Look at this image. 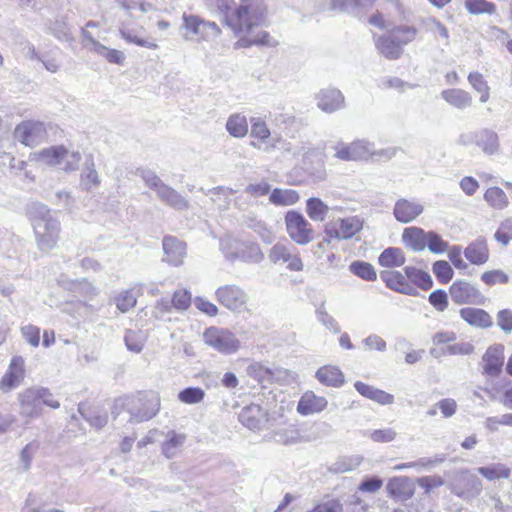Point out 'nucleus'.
Segmentation results:
<instances>
[{"instance_id":"nucleus-2","label":"nucleus","mask_w":512,"mask_h":512,"mask_svg":"<svg viewBox=\"0 0 512 512\" xmlns=\"http://www.w3.org/2000/svg\"><path fill=\"white\" fill-rule=\"evenodd\" d=\"M32 226L37 246L41 251H50L56 246L60 223L46 206L38 205L34 208Z\"/></svg>"},{"instance_id":"nucleus-52","label":"nucleus","mask_w":512,"mask_h":512,"mask_svg":"<svg viewBox=\"0 0 512 512\" xmlns=\"http://www.w3.org/2000/svg\"><path fill=\"white\" fill-rule=\"evenodd\" d=\"M274 438L277 443L283 445L297 444L303 441L300 432L293 427L278 430Z\"/></svg>"},{"instance_id":"nucleus-56","label":"nucleus","mask_w":512,"mask_h":512,"mask_svg":"<svg viewBox=\"0 0 512 512\" xmlns=\"http://www.w3.org/2000/svg\"><path fill=\"white\" fill-rule=\"evenodd\" d=\"M205 392L200 387H188L178 394V399L185 404H197L203 401Z\"/></svg>"},{"instance_id":"nucleus-13","label":"nucleus","mask_w":512,"mask_h":512,"mask_svg":"<svg viewBox=\"0 0 512 512\" xmlns=\"http://www.w3.org/2000/svg\"><path fill=\"white\" fill-rule=\"evenodd\" d=\"M250 123V136L254 139L250 143L252 147L265 153H271L278 148V145L282 142L281 137H272L270 129L263 119L253 117L250 119Z\"/></svg>"},{"instance_id":"nucleus-55","label":"nucleus","mask_w":512,"mask_h":512,"mask_svg":"<svg viewBox=\"0 0 512 512\" xmlns=\"http://www.w3.org/2000/svg\"><path fill=\"white\" fill-rule=\"evenodd\" d=\"M124 342L129 351L140 353L144 347L145 338L141 331L127 330Z\"/></svg>"},{"instance_id":"nucleus-49","label":"nucleus","mask_w":512,"mask_h":512,"mask_svg":"<svg viewBox=\"0 0 512 512\" xmlns=\"http://www.w3.org/2000/svg\"><path fill=\"white\" fill-rule=\"evenodd\" d=\"M349 270L365 281H374L377 278L374 267L368 262L354 261L349 265Z\"/></svg>"},{"instance_id":"nucleus-8","label":"nucleus","mask_w":512,"mask_h":512,"mask_svg":"<svg viewBox=\"0 0 512 512\" xmlns=\"http://www.w3.org/2000/svg\"><path fill=\"white\" fill-rule=\"evenodd\" d=\"M160 409V398L157 394H141L131 397L127 403L130 421L140 423L152 419Z\"/></svg>"},{"instance_id":"nucleus-46","label":"nucleus","mask_w":512,"mask_h":512,"mask_svg":"<svg viewBox=\"0 0 512 512\" xmlns=\"http://www.w3.org/2000/svg\"><path fill=\"white\" fill-rule=\"evenodd\" d=\"M389 32L403 48V46L409 44L416 38L418 30L414 26L399 25L391 29Z\"/></svg>"},{"instance_id":"nucleus-6","label":"nucleus","mask_w":512,"mask_h":512,"mask_svg":"<svg viewBox=\"0 0 512 512\" xmlns=\"http://www.w3.org/2000/svg\"><path fill=\"white\" fill-rule=\"evenodd\" d=\"M220 248L228 260H242L244 262L259 263L264 255L257 244L244 243L236 239L225 238L220 242Z\"/></svg>"},{"instance_id":"nucleus-53","label":"nucleus","mask_w":512,"mask_h":512,"mask_svg":"<svg viewBox=\"0 0 512 512\" xmlns=\"http://www.w3.org/2000/svg\"><path fill=\"white\" fill-rule=\"evenodd\" d=\"M246 223L247 226L255 231L266 244H270L274 241V233L263 221L251 218L248 219Z\"/></svg>"},{"instance_id":"nucleus-12","label":"nucleus","mask_w":512,"mask_h":512,"mask_svg":"<svg viewBox=\"0 0 512 512\" xmlns=\"http://www.w3.org/2000/svg\"><path fill=\"white\" fill-rule=\"evenodd\" d=\"M204 342L222 354L235 353L240 347L239 339L229 330L210 327L203 334Z\"/></svg>"},{"instance_id":"nucleus-58","label":"nucleus","mask_w":512,"mask_h":512,"mask_svg":"<svg viewBox=\"0 0 512 512\" xmlns=\"http://www.w3.org/2000/svg\"><path fill=\"white\" fill-rule=\"evenodd\" d=\"M432 271L438 281L442 284H447L453 277V269L447 261H436L432 266Z\"/></svg>"},{"instance_id":"nucleus-18","label":"nucleus","mask_w":512,"mask_h":512,"mask_svg":"<svg viewBox=\"0 0 512 512\" xmlns=\"http://www.w3.org/2000/svg\"><path fill=\"white\" fill-rule=\"evenodd\" d=\"M504 359L503 344L489 346L482 356V374L491 378L498 377L502 372Z\"/></svg>"},{"instance_id":"nucleus-19","label":"nucleus","mask_w":512,"mask_h":512,"mask_svg":"<svg viewBox=\"0 0 512 512\" xmlns=\"http://www.w3.org/2000/svg\"><path fill=\"white\" fill-rule=\"evenodd\" d=\"M376 0H325L319 3L320 11H337L359 16L362 10L370 8Z\"/></svg>"},{"instance_id":"nucleus-7","label":"nucleus","mask_w":512,"mask_h":512,"mask_svg":"<svg viewBox=\"0 0 512 512\" xmlns=\"http://www.w3.org/2000/svg\"><path fill=\"white\" fill-rule=\"evenodd\" d=\"M448 486L452 493L464 500L473 499L482 491L481 480L468 469L453 472Z\"/></svg>"},{"instance_id":"nucleus-62","label":"nucleus","mask_w":512,"mask_h":512,"mask_svg":"<svg viewBox=\"0 0 512 512\" xmlns=\"http://www.w3.org/2000/svg\"><path fill=\"white\" fill-rule=\"evenodd\" d=\"M115 303L117 308L122 313H125L136 305L137 299L131 290H126L122 291L115 297Z\"/></svg>"},{"instance_id":"nucleus-10","label":"nucleus","mask_w":512,"mask_h":512,"mask_svg":"<svg viewBox=\"0 0 512 512\" xmlns=\"http://www.w3.org/2000/svg\"><path fill=\"white\" fill-rule=\"evenodd\" d=\"M458 142L464 146L474 143L488 156L499 154L501 150L499 135L490 128H480L471 133L461 134Z\"/></svg>"},{"instance_id":"nucleus-44","label":"nucleus","mask_w":512,"mask_h":512,"mask_svg":"<svg viewBox=\"0 0 512 512\" xmlns=\"http://www.w3.org/2000/svg\"><path fill=\"white\" fill-rule=\"evenodd\" d=\"M328 211V205L320 198L311 197L306 202V213L313 221H324Z\"/></svg>"},{"instance_id":"nucleus-42","label":"nucleus","mask_w":512,"mask_h":512,"mask_svg":"<svg viewBox=\"0 0 512 512\" xmlns=\"http://www.w3.org/2000/svg\"><path fill=\"white\" fill-rule=\"evenodd\" d=\"M404 272L406 274L407 280H409L412 284L416 285L420 289L429 290L432 288L433 281L427 272L411 266L405 267Z\"/></svg>"},{"instance_id":"nucleus-1","label":"nucleus","mask_w":512,"mask_h":512,"mask_svg":"<svg viewBox=\"0 0 512 512\" xmlns=\"http://www.w3.org/2000/svg\"><path fill=\"white\" fill-rule=\"evenodd\" d=\"M267 19L268 10L264 0H238L233 13L227 17V27L240 37L235 47L277 46L278 42L262 30L267 24Z\"/></svg>"},{"instance_id":"nucleus-27","label":"nucleus","mask_w":512,"mask_h":512,"mask_svg":"<svg viewBox=\"0 0 512 512\" xmlns=\"http://www.w3.org/2000/svg\"><path fill=\"white\" fill-rule=\"evenodd\" d=\"M389 496L405 501L414 494V485L408 477L399 476L391 478L386 486Z\"/></svg>"},{"instance_id":"nucleus-28","label":"nucleus","mask_w":512,"mask_h":512,"mask_svg":"<svg viewBox=\"0 0 512 512\" xmlns=\"http://www.w3.org/2000/svg\"><path fill=\"white\" fill-rule=\"evenodd\" d=\"M462 320L473 327L487 329L493 326L490 314L480 308L466 307L459 310Z\"/></svg>"},{"instance_id":"nucleus-40","label":"nucleus","mask_w":512,"mask_h":512,"mask_svg":"<svg viewBox=\"0 0 512 512\" xmlns=\"http://www.w3.org/2000/svg\"><path fill=\"white\" fill-rule=\"evenodd\" d=\"M477 472L489 481L507 479L511 475V469L503 463H493L477 468Z\"/></svg>"},{"instance_id":"nucleus-3","label":"nucleus","mask_w":512,"mask_h":512,"mask_svg":"<svg viewBox=\"0 0 512 512\" xmlns=\"http://www.w3.org/2000/svg\"><path fill=\"white\" fill-rule=\"evenodd\" d=\"M19 413L25 419V423H29L32 419L37 418L42 413L43 405L53 409L60 407V403L53 399L52 393L48 388L30 387L18 394Z\"/></svg>"},{"instance_id":"nucleus-48","label":"nucleus","mask_w":512,"mask_h":512,"mask_svg":"<svg viewBox=\"0 0 512 512\" xmlns=\"http://www.w3.org/2000/svg\"><path fill=\"white\" fill-rule=\"evenodd\" d=\"M468 81L472 88L480 93V102L486 103L489 100V86L487 84V81L484 79L483 75L479 72H471L468 75Z\"/></svg>"},{"instance_id":"nucleus-41","label":"nucleus","mask_w":512,"mask_h":512,"mask_svg":"<svg viewBox=\"0 0 512 512\" xmlns=\"http://www.w3.org/2000/svg\"><path fill=\"white\" fill-rule=\"evenodd\" d=\"M445 459L446 457L444 454H438L434 457H422L416 461L398 464L395 466V469L402 470L407 468H415L418 471L423 469H431L443 463Z\"/></svg>"},{"instance_id":"nucleus-16","label":"nucleus","mask_w":512,"mask_h":512,"mask_svg":"<svg viewBox=\"0 0 512 512\" xmlns=\"http://www.w3.org/2000/svg\"><path fill=\"white\" fill-rule=\"evenodd\" d=\"M215 296L221 305L234 312L243 310L248 301L246 292L234 284L219 287Z\"/></svg>"},{"instance_id":"nucleus-61","label":"nucleus","mask_w":512,"mask_h":512,"mask_svg":"<svg viewBox=\"0 0 512 512\" xmlns=\"http://www.w3.org/2000/svg\"><path fill=\"white\" fill-rule=\"evenodd\" d=\"M292 250H295L292 245L278 242L270 249L269 259L273 263H277L279 261L285 262Z\"/></svg>"},{"instance_id":"nucleus-50","label":"nucleus","mask_w":512,"mask_h":512,"mask_svg":"<svg viewBox=\"0 0 512 512\" xmlns=\"http://www.w3.org/2000/svg\"><path fill=\"white\" fill-rule=\"evenodd\" d=\"M206 6L223 16V23L227 26V17L236 6L234 0H205Z\"/></svg>"},{"instance_id":"nucleus-34","label":"nucleus","mask_w":512,"mask_h":512,"mask_svg":"<svg viewBox=\"0 0 512 512\" xmlns=\"http://www.w3.org/2000/svg\"><path fill=\"white\" fill-rule=\"evenodd\" d=\"M101 179L96 171L95 163L92 156L85 161L83 170L80 175V186L85 191H91L100 186Z\"/></svg>"},{"instance_id":"nucleus-11","label":"nucleus","mask_w":512,"mask_h":512,"mask_svg":"<svg viewBox=\"0 0 512 512\" xmlns=\"http://www.w3.org/2000/svg\"><path fill=\"white\" fill-rule=\"evenodd\" d=\"M49 127V125L40 121H23L16 126L14 137L27 147H35L47 141Z\"/></svg>"},{"instance_id":"nucleus-38","label":"nucleus","mask_w":512,"mask_h":512,"mask_svg":"<svg viewBox=\"0 0 512 512\" xmlns=\"http://www.w3.org/2000/svg\"><path fill=\"white\" fill-rule=\"evenodd\" d=\"M300 199L299 193L293 189L275 188L271 191L269 201L275 206H290Z\"/></svg>"},{"instance_id":"nucleus-36","label":"nucleus","mask_w":512,"mask_h":512,"mask_svg":"<svg viewBox=\"0 0 512 512\" xmlns=\"http://www.w3.org/2000/svg\"><path fill=\"white\" fill-rule=\"evenodd\" d=\"M318 381L326 386L340 387L344 383L342 371L331 365L323 366L316 372Z\"/></svg>"},{"instance_id":"nucleus-24","label":"nucleus","mask_w":512,"mask_h":512,"mask_svg":"<svg viewBox=\"0 0 512 512\" xmlns=\"http://www.w3.org/2000/svg\"><path fill=\"white\" fill-rule=\"evenodd\" d=\"M238 419L250 430H260L268 422L266 411L257 404H251L242 408Z\"/></svg>"},{"instance_id":"nucleus-14","label":"nucleus","mask_w":512,"mask_h":512,"mask_svg":"<svg viewBox=\"0 0 512 512\" xmlns=\"http://www.w3.org/2000/svg\"><path fill=\"white\" fill-rule=\"evenodd\" d=\"M451 300L457 305H484L486 297L466 280H456L449 287Z\"/></svg>"},{"instance_id":"nucleus-63","label":"nucleus","mask_w":512,"mask_h":512,"mask_svg":"<svg viewBox=\"0 0 512 512\" xmlns=\"http://www.w3.org/2000/svg\"><path fill=\"white\" fill-rule=\"evenodd\" d=\"M426 246L429 251L435 254L444 253L448 249V243L444 241L436 232L428 231Z\"/></svg>"},{"instance_id":"nucleus-43","label":"nucleus","mask_w":512,"mask_h":512,"mask_svg":"<svg viewBox=\"0 0 512 512\" xmlns=\"http://www.w3.org/2000/svg\"><path fill=\"white\" fill-rule=\"evenodd\" d=\"M226 130L235 138H243L248 133V123L244 115L232 114L226 122Z\"/></svg>"},{"instance_id":"nucleus-23","label":"nucleus","mask_w":512,"mask_h":512,"mask_svg":"<svg viewBox=\"0 0 512 512\" xmlns=\"http://www.w3.org/2000/svg\"><path fill=\"white\" fill-rule=\"evenodd\" d=\"M380 278L391 290L410 296L418 294L416 288L407 280L406 274L403 275L400 271H382L380 272Z\"/></svg>"},{"instance_id":"nucleus-17","label":"nucleus","mask_w":512,"mask_h":512,"mask_svg":"<svg viewBox=\"0 0 512 512\" xmlns=\"http://www.w3.org/2000/svg\"><path fill=\"white\" fill-rule=\"evenodd\" d=\"M335 157L342 161H358L368 159L373 154V143L357 140L349 145L339 143L335 146Z\"/></svg>"},{"instance_id":"nucleus-26","label":"nucleus","mask_w":512,"mask_h":512,"mask_svg":"<svg viewBox=\"0 0 512 512\" xmlns=\"http://www.w3.org/2000/svg\"><path fill=\"white\" fill-rule=\"evenodd\" d=\"M65 155L66 148L63 145H59L30 153L28 159L30 162L56 166L62 164V160L65 158Z\"/></svg>"},{"instance_id":"nucleus-37","label":"nucleus","mask_w":512,"mask_h":512,"mask_svg":"<svg viewBox=\"0 0 512 512\" xmlns=\"http://www.w3.org/2000/svg\"><path fill=\"white\" fill-rule=\"evenodd\" d=\"M405 261L404 252L398 247L386 248L378 257L379 264L386 268L400 267Z\"/></svg>"},{"instance_id":"nucleus-25","label":"nucleus","mask_w":512,"mask_h":512,"mask_svg":"<svg viewBox=\"0 0 512 512\" xmlns=\"http://www.w3.org/2000/svg\"><path fill=\"white\" fill-rule=\"evenodd\" d=\"M423 205L417 200L399 199L395 205L393 214L397 221L409 223L422 214Z\"/></svg>"},{"instance_id":"nucleus-45","label":"nucleus","mask_w":512,"mask_h":512,"mask_svg":"<svg viewBox=\"0 0 512 512\" xmlns=\"http://www.w3.org/2000/svg\"><path fill=\"white\" fill-rule=\"evenodd\" d=\"M485 201L496 210H503L509 205L505 192L499 187H490L484 193Z\"/></svg>"},{"instance_id":"nucleus-35","label":"nucleus","mask_w":512,"mask_h":512,"mask_svg":"<svg viewBox=\"0 0 512 512\" xmlns=\"http://www.w3.org/2000/svg\"><path fill=\"white\" fill-rule=\"evenodd\" d=\"M441 97L457 109H466L472 105L471 95L462 89L451 88L443 90Z\"/></svg>"},{"instance_id":"nucleus-39","label":"nucleus","mask_w":512,"mask_h":512,"mask_svg":"<svg viewBox=\"0 0 512 512\" xmlns=\"http://www.w3.org/2000/svg\"><path fill=\"white\" fill-rule=\"evenodd\" d=\"M185 440V434L176 433L173 430L169 431L167 433V439L162 443V454L168 459L173 458L183 446Z\"/></svg>"},{"instance_id":"nucleus-57","label":"nucleus","mask_w":512,"mask_h":512,"mask_svg":"<svg viewBox=\"0 0 512 512\" xmlns=\"http://www.w3.org/2000/svg\"><path fill=\"white\" fill-rule=\"evenodd\" d=\"M494 238L504 247L509 245L512 241V217L506 218L500 223Z\"/></svg>"},{"instance_id":"nucleus-54","label":"nucleus","mask_w":512,"mask_h":512,"mask_svg":"<svg viewBox=\"0 0 512 512\" xmlns=\"http://www.w3.org/2000/svg\"><path fill=\"white\" fill-rule=\"evenodd\" d=\"M234 193V190L227 187H215L208 191L210 199L213 203L218 204L220 209L225 210L229 205V196Z\"/></svg>"},{"instance_id":"nucleus-31","label":"nucleus","mask_w":512,"mask_h":512,"mask_svg":"<svg viewBox=\"0 0 512 512\" xmlns=\"http://www.w3.org/2000/svg\"><path fill=\"white\" fill-rule=\"evenodd\" d=\"M354 387L356 391L363 397L373 400L381 405H389L394 402V396L392 394H389L363 382H355Z\"/></svg>"},{"instance_id":"nucleus-5","label":"nucleus","mask_w":512,"mask_h":512,"mask_svg":"<svg viewBox=\"0 0 512 512\" xmlns=\"http://www.w3.org/2000/svg\"><path fill=\"white\" fill-rule=\"evenodd\" d=\"M180 30L184 40L195 42H210L222 33L221 28L216 22L186 12L182 14Z\"/></svg>"},{"instance_id":"nucleus-59","label":"nucleus","mask_w":512,"mask_h":512,"mask_svg":"<svg viewBox=\"0 0 512 512\" xmlns=\"http://www.w3.org/2000/svg\"><path fill=\"white\" fill-rule=\"evenodd\" d=\"M421 23L426 31L431 32L435 35L438 34L442 39L446 41V44L448 43V29L439 20H437L434 17H429L422 19Z\"/></svg>"},{"instance_id":"nucleus-22","label":"nucleus","mask_w":512,"mask_h":512,"mask_svg":"<svg viewBox=\"0 0 512 512\" xmlns=\"http://www.w3.org/2000/svg\"><path fill=\"white\" fill-rule=\"evenodd\" d=\"M317 106L325 113H333L345 106V98L342 92L336 88L320 90L316 95Z\"/></svg>"},{"instance_id":"nucleus-51","label":"nucleus","mask_w":512,"mask_h":512,"mask_svg":"<svg viewBox=\"0 0 512 512\" xmlns=\"http://www.w3.org/2000/svg\"><path fill=\"white\" fill-rule=\"evenodd\" d=\"M247 373L250 377L257 380L258 383L262 385L270 383L274 380V372L259 363H254L248 366Z\"/></svg>"},{"instance_id":"nucleus-20","label":"nucleus","mask_w":512,"mask_h":512,"mask_svg":"<svg viewBox=\"0 0 512 512\" xmlns=\"http://www.w3.org/2000/svg\"><path fill=\"white\" fill-rule=\"evenodd\" d=\"M25 377V361L22 356H14L6 373L0 380V389L10 391L21 384Z\"/></svg>"},{"instance_id":"nucleus-4","label":"nucleus","mask_w":512,"mask_h":512,"mask_svg":"<svg viewBox=\"0 0 512 512\" xmlns=\"http://www.w3.org/2000/svg\"><path fill=\"white\" fill-rule=\"evenodd\" d=\"M137 175L145 185L155 191L157 198L164 205L176 210L185 211L190 208V202L180 192L165 184L161 178L150 169H137Z\"/></svg>"},{"instance_id":"nucleus-30","label":"nucleus","mask_w":512,"mask_h":512,"mask_svg":"<svg viewBox=\"0 0 512 512\" xmlns=\"http://www.w3.org/2000/svg\"><path fill=\"white\" fill-rule=\"evenodd\" d=\"M375 46L378 52L389 60H396L403 53V48L390 32L387 35L378 37L375 41Z\"/></svg>"},{"instance_id":"nucleus-21","label":"nucleus","mask_w":512,"mask_h":512,"mask_svg":"<svg viewBox=\"0 0 512 512\" xmlns=\"http://www.w3.org/2000/svg\"><path fill=\"white\" fill-rule=\"evenodd\" d=\"M163 260L172 266H180L187 255L186 243L174 236H165L162 241Z\"/></svg>"},{"instance_id":"nucleus-32","label":"nucleus","mask_w":512,"mask_h":512,"mask_svg":"<svg viewBox=\"0 0 512 512\" xmlns=\"http://www.w3.org/2000/svg\"><path fill=\"white\" fill-rule=\"evenodd\" d=\"M464 255L470 263L475 265H481L487 262L489 251L486 240L479 238L476 241L470 243L466 247Z\"/></svg>"},{"instance_id":"nucleus-47","label":"nucleus","mask_w":512,"mask_h":512,"mask_svg":"<svg viewBox=\"0 0 512 512\" xmlns=\"http://www.w3.org/2000/svg\"><path fill=\"white\" fill-rule=\"evenodd\" d=\"M465 8L472 15L496 13V5L487 0H465Z\"/></svg>"},{"instance_id":"nucleus-15","label":"nucleus","mask_w":512,"mask_h":512,"mask_svg":"<svg viewBox=\"0 0 512 512\" xmlns=\"http://www.w3.org/2000/svg\"><path fill=\"white\" fill-rule=\"evenodd\" d=\"M362 226V221L356 216L328 222L324 229L326 235L324 241L330 242L331 239H350L362 229Z\"/></svg>"},{"instance_id":"nucleus-33","label":"nucleus","mask_w":512,"mask_h":512,"mask_svg":"<svg viewBox=\"0 0 512 512\" xmlns=\"http://www.w3.org/2000/svg\"><path fill=\"white\" fill-rule=\"evenodd\" d=\"M427 232L419 227L405 228L402 233L403 243L413 251H422L426 247Z\"/></svg>"},{"instance_id":"nucleus-9","label":"nucleus","mask_w":512,"mask_h":512,"mask_svg":"<svg viewBox=\"0 0 512 512\" xmlns=\"http://www.w3.org/2000/svg\"><path fill=\"white\" fill-rule=\"evenodd\" d=\"M286 231L298 245H307L314 239V229L311 223L298 211L290 210L284 217Z\"/></svg>"},{"instance_id":"nucleus-29","label":"nucleus","mask_w":512,"mask_h":512,"mask_svg":"<svg viewBox=\"0 0 512 512\" xmlns=\"http://www.w3.org/2000/svg\"><path fill=\"white\" fill-rule=\"evenodd\" d=\"M327 400L322 396H316L313 392H306L300 398L297 411L301 415L319 413L327 407Z\"/></svg>"},{"instance_id":"nucleus-60","label":"nucleus","mask_w":512,"mask_h":512,"mask_svg":"<svg viewBox=\"0 0 512 512\" xmlns=\"http://www.w3.org/2000/svg\"><path fill=\"white\" fill-rule=\"evenodd\" d=\"M121 37L127 41L128 43H132L141 47H146L149 49H158V44L154 41L146 40L143 38L138 37L137 35L133 34L129 29H127L125 26H121L119 29Z\"/></svg>"},{"instance_id":"nucleus-64","label":"nucleus","mask_w":512,"mask_h":512,"mask_svg":"<svg viewBox=\"0 0 512 512\" xmlns=\"http://www.w3.org/2000/svg\"><path fill=\"white\" fill-rule=\"evenodd\" d=\"M316 315L318 321L321 322L328 330L333 333H339L341 331L338 322L326 311L324 304L316 310Z\"/></svg>"}]
</instances>
